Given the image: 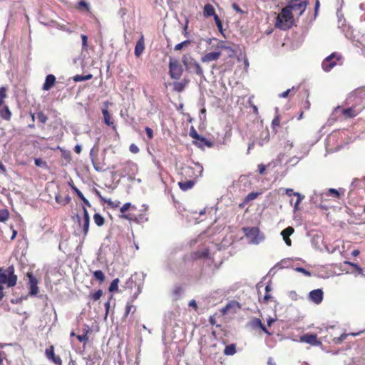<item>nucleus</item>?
Returning a JSON list of instances; mask_svg holds the SVG:
<instances>
[{
	"label": "nucleus",
	"mask_w": 365,
	"mask_h": 365,
	"mask_svg": "<svg viewBox=\"0 0 365 365\" xmlns=\"http://www.w3.org/2000/svg\"><path fill=\"white\" fill-rule=\"evenodd\" d=\"M293 148V142L287 140L284 145V150H289Z\"/></svg>",
	"instance_id": "41"
},
{
	"label": "nucleus",
	"mask_w": 365,
	"mask_h": 365,
	"mask_svg": "<svg viewBox=\"0 0 365 365\" xmlns=\"http://www.w3.org/2000/svg\"><path fill=\"white\" fill-rule=\"evenodd\" d=\"M89 155H90V158L91 159V161H92V163L93 165V167L95 168L96 170L97 171H99L100 169L98 168V166L96 165L95 163H94V148H93L91 150H90V153H89Z\"/></svg>",
	"instance_id": "40"
},
{
	"label": "nucleus",
	"mask_w": 365,
	"mask_h": 365,
	"mask_svg": "<svg viewBox=\"0 0 365 365\" xmlns=\"http://www.w3.org/2000/svg\"><path fill=\"white\" fill-rule=\"evenodd\" d=\"M56 82V77L53 74H48L46 76L45 82L43 85V91H49L54 85Z\"/></svg>",
	"instance_id": "15"
},
{
	"label": "nucleus",
	"mask_w": 365,
	"mask_h": 365,
	"mask_svg": "<svg viewBox=\"0 0 365 365\" xmlns=\"http://www.w3.org/2000/svg\"><path fill=\"white\" fill-rule=\"evenodd\" d=\"M93 220L94 222L99 227L104 224V218L98 213L94 214Z\"/></svg>",
	"instance_id": "26"
},
{
	"label": "nucleus",
	"mask_w": 365,
	"mask_h": 365,
	"mask_svg": "<svg viewBox=\"0 0 365 365\" xmlns=\"http://www.w3.org/2000/svg\"><path fill=\"white\" fill-rule=\"evenodd\" d=\"M259 192H250L245 198V202H248L250 201H252V200H255L258 196H259Z\"/></svg>",
	"instance_id": "29"
},
{
	"label": "nucleus",
	"mask_w": 365,
	"mask_h": 365,
	"mask_svg": "<svg viewBox=\"0 0 365 365\" xmlns=\"http://www.w3.org/2000/svg\"><path fill=\"white\" fill-rule=\"evenodd\" d=\"M328 196H333L336 198H339L340 197V192L339 190H337L334 188H329L327 190H326L324 192L318 193L317 192H314V195L312 197V200L317 203V198L319 197L321 198H323L324 197H328Z\"/></svg>",
	"instance_id": "8"
},
{
	"label": "nucleus",
	"mask_w": 365,
	"mask_h": 365,
	"mask_svg": "<svg viewBox=\"0 0 365 365\" xmlns=\"http://www.w3.org/2000/svg\"><path fill=\"white\" fill-rule=\"evenodd\" d=\"M37 118L38 121L41 122V123H45L48 120L47 116L42 112H39L37 113Z\"/></svg>",
	"instance_id": "34"
},
{
	"label": "nucleus",
	"mask_w": 365,
	"mask_h": 365,
	"mask_svg": "<svg viewBox=\"0 0 365 365\" xmlns=\"http://www.w3.org/2000/svg\"><path fill=\"white\" fill-rule=\"evenodd\" d=\"M339 111L341 112V113L345 118H354L360 113V110L356 109L355 107L341 108V107L339 106L335 108L336 113H338Z\"/></svg>",
	"instance_id": "12"
},
{
	"label": "nucleus",
	"mask_w": 365,
	"mask_h": 365,
	"mask_svg": "<svg viewBox=\"0 0 365 365\" xmlns=\"http://www.w3.org/2000/svg\"><path fill=\"white\" fill-rule=\"evenodd\" d=\"M35 165L38 167L45 168L46 167V163L43 161L41 158H35L34 159Z\"/></svg>",
	"instance_id": "36"
},
{
	"label": "nucleus",
	"mask_w": 365,
	"mask_h": 365,
	"mask_svg": "<svg viewBox=\"0 0 365 365\" xmlns=\"http://www.w3.org/2000/svg\"><path fill=\"white\" fill-rule=\"evenodd\" d=\"M27 277L29 278V294L31 296H36L38 292V280L34 276L32 273H28Z\"/></svg>",
	"instance_id": "11"
},
{
	"label": "nucleus",
	"mask_w": 365,
	"mask_h": 365,
	"mask_svg": "<svg viewBox=\"0 0 365 365\" xmlns=\"http://www.w3.org/2000/svg\"><path fill=\"white\" fill-rule=\"evenodd\" d=\"M203 15L206 17L213 16L215 18V15L217 14H215L214 7L211 4H207L204 6Z\"/></svg>",
	"instance_id": "21"
},
{
	"label": "nucleus",
	"mask_w": 365,
	"mask_h": 365,
	"mask_svg": "<svg viewBox=\"0 0 365 365\" xmlns=\"http://www.w3.org/2000/svg\"><path fill=\"white\" fill-rule=\"evenodd\" d=\"M102 113L103 115L104 123L109 126H113V128H115V126L114 125L113 121L111 120V116L108 110L107 109H103L102 110Z\"/></svg>",
	"instance_id": "23"
},
{
	"label": "nucleus",
	"mask_w": 365,
	"mask_h": 365,
	"mask_svg": "<svg viewBox=\"0 0 365 365\" xmlns=\"http://www.w3.org/2000/svg\"><path fill=\"white\" fill-rule=\"evenodd\" d=\"M69 185L71 186L72 190L76 193V195L80 199L83 198V197L84 196L83 194L74 185L69 182Z\"/></svg>",
	"instance_id": "39"
},
{
	"label": "nucleus",
	"mask_w": 365,
	"mask_h": 365,
	"mask_svg": "<svg viewBox=\"0 0 365 365\" xmlns=\"http://www.w3.org/2000/svg\"><path fill=\"white\" fill-rule=\"evenodd\" d=\"M84 359L86 360V365H93V360L91 359V356L85 357Z\"/></svg>",
	"instance_id": "60"
},
{
	"label": "nucleus",
	"mask_w": 365,
	"mask_h": 365,
	"mask_svg": "<svg viewBox=\"0 0 365 365\" xmlns=\"http://www.w3.org/2000/svg\"><path fill=\"white\" fill-rule=\"evenodd\" d=\"M129 150L133 153H138L139 152L138 147L135 144H131L129 147Z\"/></svg>",
	"instance_id": "46"
},
{
	"label": "nucleus",
	"mask_w": 365,
	"mask_h": 365,
	"mask_svg": "<svg viewBox=\"0 0 365 365\" xmlns=\"http://www.w3.org/2000/svg\"><path fill=\"white\" fill-rule=\"evenodd\" d=\"M81 150H82V148H81V145H76L74 147V151H75L76 153H78V154L81 153Z\"/></svg>",
	"instance_id": "61"
},
{
	"label": "nucleus",
	"mask_w": 365,
	"mask_h": 365,
	"mask_svg": "<svg viewBox=\"0 0 365 365\" xmlns=\"http://www.w3.org/2000/svg\"><path fill=\"white\" fill-rule=\"evenodd\" d=\"M245 232L249 243L258 245L264 240V235L257 227L246 228Z\"/></svg>",
	"instance_id": "4"
},
{
	"label": "nucleus",
	"mask_w": 365,
	"mask_h": 365,
	"mask_svg": "<svg viewBox=\"0 0 365 365\" xmlns=\"http://www.w3.org/2000/svg\"><path fill=\"white\" fill-rule=\"evenodd\" d=\"M118 282H119L118 279H113L109 287V291L111 292L117 291Z\"/></svg>",
	"instance_id": "33"
},
{
	"label": "nucleus",
	"mask_w": 365,
	"mask_h": 365,
	"mask_svg": "<svg viewBox=\"0 0 365 365\" xmlns=\"http://www.w3.org/2000/svg\"><path fill=\"white\" fill-rule=\"evenodd\" d=\"M0 170L3 173H5L6 172V168L5 165L2 163V162L1 160H0Z\"/></svg>",
	"instance_id": "63"
},
{
	"label": "nucleus",
	"mask_w": 365,
	"mask_h": 365,
	"mask_svg": "<svg viewBox=\"0 0 365 365\" xmlns=\"http://www.w3.org/2000/svg\"><path fill=\"white\" fill-rule=\"evenodd\" d=\"M221 56V52L220 51H212L209 52L201 57V61L202 63H210L212 61H217Z\"/></svg>",
	"instance_id": "14"
},
{
	"label": "nucleus",
	"mask_w": 365,
	"mask_h": 365,
	"mask_svg": "<svg viewBox=\"0 0 365 365\" xmlns=\"http://www.w3.org/2000/svg\"><path fill=\"white\" fill-rule=\"evenodd\" d=\"M169 70L171 78L176 80L181 77L183 72V69L178 61L174 58H170Z\"/></svg>",
	"instance_id": "5"
},
{
	"label": "nucleus",
	"mask_w": 365,
	"mask_h": 365,
	"mask_svg": "<svg viewBox=\"0 0 365 365\" xmlns=\"http://www.w3.org/2000/svg\"><path fill=\"white\" fill-rule=\"evenodd\" d=\"M91 78H92V75L91 74H88V75H86V76L76 75V76H75L73 77V80L76 82H80V81H83L89 80Z\"/></svg>",
	"instance_id": "27"
},
{
	"label": "nucleus",
	"mask_w": 365,
	"mask_h": 365,
	"mask_svg": "<svg viewBox=\"0 0 365 365\" xmlns=\"http://www.w3.org/2000/svg\"><path fill=\"white\" fill-rule=\"evenodd\" d=\"M102 294H103L102 290L98 289V291H96L95 293H93L91 295V298L93 299V300L97 301V300H98L101 298Z\"/></svg>",
	"instance_id": "38"
},
{
	"label": "nucleus",
	"mask_w": 365,
	"mask_h": 365,
	"mask_svg": "<svg viewBox=\"0 0 365 365\" xmlns=\"http://www.w3.org/2000/svg\"><path fill=\"white\" fill-rule=\"evenodd\" d=\"M299 341L316 346L322 344V342L319 340H318L317 336L314 334H306L300 336Z\"/></svg>",
	"instance_id": "9"
},
{
	"label": "nucleus",
	"mask_w": 365,
	"mask_h": 365,
	"mask_svg": "<svg viewBox=\"0 0 365 365\" xmlns=\"http://www.w3.org/2000/svg\"><path fill=\"white\" fill-rule=\"evenodd\" d=\"M132 309H133V312L135 311V307H134L133 305L128 304L125 309V315L127 316L131 311Z\"/></svg>",
	"instance_id": "47"
},
{
	"label": "nucleus",
	"mask_w": 365,
	"mask_h": 365,
	"mask_svg": "<svg viewBox=\"0 0 365 365\" xmlns=\"http://www.w3.org/2000/svg\"><path fill=\"white\" fill-rule=\"evenodd\" d=\"M323 291L320 289L312 290L309 292V299L317 304H320L323 300Z\"/></svg>",
	"instance_id": "13"
},
{
	"label": "nucleus",
	"mask_w": 365,
	"mask_h": 365,
	"mask_svg": "<svg viewBox=\"0 0 365 365\" xmlns=\"http://www.w3.org/2000/svg\"><path fill=\"white\" fill-rule=\"evenodd\" d=\"M188 82H189V80H187V79H183L181 81L174 82L173 83L174 91H177V92H182L185 89V88L187 86V84L188 83Z\"/></svg>",
	"instance_id": "20"
},
{
	"label": "nucleus",
	"mask_w": 365,
	"mask_h": 365,
	"mask_svg": "<svg viewBox=\"0 0 365 365\" xmlns=\"http://www.w3.org/2000/svg\"><path fill=\"white\" fill-rule=\"evenodd\" d=\"M81 39H82V48L83 49H86L87 48V41H88V37L85 34H82L81 35Z\"/></svg>",
	"instance_id": "42"
},
{
	"label": "nucleus",
	"mask_w": 365,
	"mask_h": 365,
	"mask_svg": "<svg viewBox=\"0 0 365 365\" xmlns=\"http://www.w3.org/2000/svg\"><path fill=\"white\" fill-rule=\"evenodd\" d=\"M289 265V259H284L280 261L279 263L276 264V267H279V269L287 268Z\"/></svg>",
	"instance_id": "31"
},
{
	"label": "nucleus",
	"mask_w": 365,
	"mask_h": 365,
	"mask_svg": "<svg viewBox=\"0 0 365 365\" xmlns=\"http://www.w3.org/2000/svg\"><path fill=\"white\" fill-rule=\"evenodd\" d=\"M290 92H291V89H287V91L282 92V93H279V98H287Z\"/></svg>",
	"instance_id": "54"
},
{
	"label": "nucleus",
	"mask_w": 365,
	"mask_h": 365,
	"mask_svg": "<svg viewBox=\"0 0 365 365\" xmlns=\"http://www.w3.org/2000/svg\"><path fill=\"white\" fill-rule=\"evenodd\" d=\"M294 230L292 227H288L283 230L281 232L282 236L287 246H291L292 241L289 239V236L294 232Z\"/></svg>",
	"instance_id": "16"
},
{
	"label": "nucleus",
	"mask_w": 365,
	"mask_h": 365,
	"mask_svg": "<svg viewBox=\"0 0 365 365\" xmlns=\"http://www.w3.org/2000/svg\"><path fill=\"white\" fill-rule=\"evenodd\" d=\"M183 65L187 71L195 73L201 78H205L204 72L200 65L190 55H184L182 58Z\"/></svg>",
	"instance_id": "3"
},
{
	"label": "nucleus",
	"mask_w": 365,
	"mask_h": 365,
	"mask_svg": "<svg viewBox=\"0 0 365 365\" xmlns=\"http://www.w3.org/2000/svg\"><path fill=\"white\" fill-rule=\"evenodd\" d=\"M195 185L193 180L182 181L178 182L180 188L183 191H187L191 189Z\"/></svg>",
	"instance_id": "22"
},
{
	"label": "nucleus",
	"mask_w": 365,
	"mask_h": 365,
	"mask_svg": "<svg viewBox=\"0 0 365 365\" xmlns=\"http://www.w3.org/2000/svg\"><path fill=\"white\" fill-rule=\"evenodd\" d=\"M190 41L189 40L184 41L182 42L175 45L174 49H175V51H179V50L182 49L185 46L190 44Z\"/></svg>",
	"instance_id": "35"
},
{
	"label": "nucleus",
	"mask_w": 365,
	"mask_h": 365,
	"mask_svg": "<svg viewBox=\"0 0 365 365\" xmlns=\"http://www.w3.org/2000/svg\"><path fill=\"white\" fill-rule=\"evenodd\" d=\"M214 20H215V22L216 24V26L219 30V31L221 33V34H223V29H222V21L220 19L219 16L217 15H215V18H214Z\"/></svg>",
	"instance_id": "32"
},
{
	"label": "nucleus",
	"mask_w": 365,
	"mask_h": 365,
	"mask_svg": "<svg viewBox=\"0 0 365 365\" xmlns=\"http://www.w3.org/2000/svg\"><path fill=\"white\" fill-rule=\"evenodd\" d=\"M295 270H296L297 272H299L303 273V274H305L306 276H308V277L311 276V273H310L309 271H307V269H305L304 268H303V267H297V268L295 269Z\"/></svg>",
	"instance_id": "44"
},
{
	"label": "nucleus",
	"mask_w": 365,
	"mask_h": 365,
	"mask_svg": "<svg viewBox=\"0 0 365 365\" xmlns=\"http://www.w3.org/2000/svg\"><path fill=\"white\" fill-rule=\"evenodd\" d=\"M9 212L6 209H3L0 210V222H5L9 218Z\"/></svg>",
	"instance_id": "30"
},
{
	"label": "nucleus",
	"mask_w": 365,
	"mask_h": 365,
	"mask_svg": "<svg viewBox=\"0 0 365 365\" xmlns=\"http://www.w3.org/2000/svg\"><path fill=\"white\" fill-rule=\"evenodd\" d=\"M348 336V334H341L339 337H336V338H334V339H333V341H334V342L335 344H341V343L343 341V340H344V339L346 338V336Z\"/></svg>",
	"instance_id": "37"
},
{
	"label": "nucleus",
	"mask_w": 365,
	"mask_h": 365,
	"mask_svg": "<svg viewBox=\"0 0 365 365\" xmlns=\"http://www.w3.org/2000/svg\"><path fill=\"white\" fill-rule=\"evenodd\" d=\"M232 6L233 9L235 10L237 12H238V13L243 12L237 4H235V3L232 4Z\"/></svg>",
	"instance_id": "58"
},
{
	"label": "nucleus",
	"mask_w": 365,
	"mask_h": 365,
	"mask_svg": "<svg viewBox=\"0 0 365 365\" xmlns=\"http://www.w3.org/2000/svg\"><path fill=\"white\" fill-rule=\"evenodd\" d=\"M232 304L231 303H228L225 307H223L221 310V312L223 315H225L229 312V309H230Z\"/></svg>",
	"instance_id": "51"
},
{
	"label": "nucleus",
	"mask_w": 365,
	"mask_h": 365,
	"mask_svg": "<svg viewBox=\"0 0 365 365\" xmlns=\"http://www.w3.org/2000/svg\"><path fill=\"white\" fill-rule=\"evenodd\" d=\"M131 206V204L130 202L125 203L121 207H120V212H126Z\"/></svg>",
	"instance_id": "50"
},
{
	"label": "nucleus",
	"mask_w": 365,
	"mask_h": 365,
	"mask_svg": "<svg viewBox=\"0 0 365 365\" xmlns=\"http://www.w3.org/2000/svg\"><path fill=\"white\" fill-rule=\"evenodd\" d=\"M190 135L192 138L199 140L201 142L204 143V144L206 145L207 146H208V147L211 146V143L208 140H207L205 138L201 137L193 127H192L190 129Z\"/></svg>",
	"instance_id": "18"
},
{
	"label": "nucleus",
	"mask_w": 365,
	"mask_h": 365,
	"mask_svg": "<svg viewBox=\"0 0 365 365\" xmlns=\"http://www.w3.org/2000/svg\"><path fill=\"white\" fill-rule=\"evenodd\" d=\"M265 169H266V167H265V165H263V164H259V165H258V170H259V173L260 174H263V173H264V172L265 171Z\"/></svg>",
	"instance_id": "57"
},
{
	"label": "nucleus",
	"mask_w": 365,
	"mask_h": 365,
	"mask_svg": "<svg viewBox=\"0 0 365 365\" xmlns=\"http://www.w3.org/2000/svg\"><path fill=\"white\" fill-rule=\"evenodd\" d=\"M348 264H349L350 265L353 266L354 267L356 268V269L357 271H359L360 273L362 272V269L357 264H355V263H351V262H347Z\"/></svg>",
	"instance_id": "59"
},
{
	"label": "nucleus",
	"mask_w": 365,
	"mask_h": 365,
	"mask_svg": "<svg viewBox=\"0 0 365 365\" xmlns=\"http://www.w3.org/2000/svg\"><path fill=\"white\" fill-rule=\"evenodd\" d=\"M83 218L82 221L81 220L80 217L78 215H76V217L78 220L79 225L83 228V232L84 233V235H86L88 232V229H89L90 217H89V214L85 207H83Z\"/></svg>",
	"instance_id": "10"
},
{
	"label": "nucleus",
	"mask_w": 365,
	"mask_h": 365,
	"mask_svg": "<svg viewBox=\"0 0 365 365\" xmlns=\"http://www.w3.org/2000/svg\"><path fill=\"white\" fill-rule=\"evenodd\" d=\"M51 359L57 365L61 364V359L59 356H56L54 355L53 357H52Z\"/></svg>",
	"instance_id": "53"
},
{
	"label": "nucleus",
	"mask_w": 365,
	"mask_h": 365,
	"mask_svg": "<svg viewBox=\"0 0 365 365\" xmlns=\"http://www.w3.org/2000/svg\"><path fill=\"white\" fill-rule=\"evenodd\" d=\"M46 356L48 357V359H51L52 357H53V356L55 354H54L53 349L52 346L50 349H47L46 350Z\"/></svg>",
	"instance_id": "43"
},
{
	"label": "nucleus",
	"mask_w": 365,
	"mask_h": 365,
	"mask_svg": "<svg viewBox=\"0 0 365 365\" xmlns=\"http://www.w3.org/2000/svg\"><path fill=\"white\" fill-rule=\"evenodd\" d=\"M285 192L289 196L294 195L297 197L296 202L294 204V210H297L298 209L299 203L304 199V197L299 192H294V190L291 188L286 189Z\"/></svg>",
	"instance_id": "17"
},
{
	"label": "nucleus",
	"mask_w": 365,
	"mask_h": 365,
	"mask_svg": "<svg viewBox=\"0 0 365 365\" xmlns=\"http://www.w3.org/2000/svg\"><path fill=\"white\" fill-rule=\"evenodd\" d=\"M17 277L14 274V267H9L6 269H0V299L4 297L2 292V284H5L9 287H14L16 284Z\"/></svg>",
	"instance_id": "2"
},
{
	"label": "nucleus",
	"mask_w": 365,
	"mask_h": 365,
	"mask_svg": "<svg viewBox=\"0 0 365 365\" xmlns=\"http://www.w3.org/2000/svg\"><path fill=\"white\" fill-rule=\"evenodd\" d=\"M144 48H145V44H144L143 36H142L141 38L138 41L135 46V51H134L135 55L137 57L140 56L143 53Z\"/></svg>",
	"instance_id": "19"
},
{
	"label": "nucleus",
	"mask_w": 365,
	"mask_h": 365,
	"mask_svg": "<svg viewBox=\"0 0 365 365\" xmlns=\"http://www.w3.org/2000/svg\"><path fill=\"white\" fill-rule=\"evenodd\" d=\"M0 117L6 120H9L11 117V113L8 106H5L0 110Z\"/></svg>",
	"instance_id": "24"
},
{
	"label": "nucleus",
	"mask_w": 365,
	"mask_h": 365,
	"mask_svg": "<svg viewBox=\"0 0 365 365\" xmlns=\"http://www.w3.org/2000/svg\"><path fill=\"white\" fill-rule=\"evenodd\" d=\"M93 277L96 279L103 282L105 279V275L101 270H96L93 272Z\"/></svg>",
	"instance_id": "28"
},
{
	"label": "nucleus",
	"mask_w": 365,
	"mask_h": 365,
	"mask_svg": "<svg viewBox=\"0 0 365 365\" xmlns=\"http://www.w3.org/2000/svg\"><path fill=\"white\" fill-rule=\"evenodd\" d=\"M253 324H254V325H255V326H259V327H260V326H262V322H261L260 319H255L254 320V322H253Z\"/></svg>",
	"instance_id": "64"
},
{
	"label": "nucleus",
	"mask_w": 365,
	"mask_h": 365,
	"mask_svg": "<svg viewBox=\"0 0 365 365\" xmlns=\"http://www.w3.org/2000/svg\"><path fill=\"white\" fill-rule=\"evenodd\" d=\"M145 130L148 138L149 139H152L153 138V130L149 127H145Z\"/></svg>",
	"instance_id": "45"
},
{
	"label": "nucleus",
	"mask_w": 365,
	"mask_h": 365,
	"mask_svg": "<svg viewBox=\"0 0 365 365\" xmlns=\"http://www.w3.org/2000/svg\"><path fill=\"white\" fill-rule=\"evenodd\" d=\"M294 17L288 8H283L276 18L275 27L281 30H287L292 26Z\"/></svg>",
	"instance_id": "1"
},
{
	"label": "nucleus",
	"mask_w": 365,
	"mask_h": 365,
	"mask_svg": "<svg viewBox=\"0 0 365 365\" xmlns=\"http://www.w3.org/2000/svg\"><path fill=\"white\" fill-rule=\"evenodd\" d=\"M189 306L192 307L195 309H197V303L195 300L192 299L189 302Z\"/></svg>",
	"instance_id": "62"
},
{
	"label": "nucleus",
	"mask_w": 365,
	"mask_h": 365,
	"mask_svg": "<svg viewBox=\"0 0 365 365\" xmlns=\"http://www.w3.org/2000/svg\"><path fill=\"white\" fill-rule=\"evenodd\" d=\"M6 96V88L4 86L0 88V98L2 100Z\"/></svg>",
	"instance_id": "49"
},
{
	"label": "nucleus",
	"mask_w": 365,
	"mask_h": 365,
	"mask_svg": "<svg viewBox=\"0 0 365 365\" xmlns=\"http://www.w3.org/2000/svg\"><path fill=\"white\" fill-rule=\"evenodd\" d=\"M195 168L197 169L198 175H201L203 171L202 166L200 163H196Z\"/></svg>",
	"instance_id": "56"
},
{
	"label": "nucleus",
	"mask_w": 365,
	"mask_h": 365,
	"mask_svg": "<svg viewBox=\"0 0 365 365\" xmlns=\"http://www.w3.org/2000/svg\"><path fill=\"white\" fill-rule=\"evenodd\" d=\"M76 337L78 339V341H81V342L86 341L88 340V337H87V334H82V335H77Z\"/></svg>",
	"instance_id": "52"
},
{
	"label": "nucleus",
	"mask_w": 365,
	"mask_h": 365,
	"mask_svg": "<svg viewBox=\"0 0 365 365\" xmlns=\"http://www.w3.org/2000/svg\"><path fill=\"white\" fill-rule=\"evenodd\" d=\"M236 353V347L235 344H230L227 346L224 350V354L225 355H233Z\"/></svg>",
	"instance_id": "25"
},
{
	"label": "nucleus",
	"mask_w": 365,
	"mask_h": 365,
	"mask_svg": "<svg viewBox=\"0 0 365 365\" xmlns=\"http://www.w3.org/2000/svg\"><path fill=\"white\" fill-rule=\"evenodd\" d=\"M279 122H280V119H279V115H277L273 120H272V125L273 128L276 127V126H279Z\"/></svg>",
	"instance_id": "48"
},
{
	"label": "nucleus",
	"mask_w": 365,
	"mask_h": 365,
	"mask_svg": "<svg viewBox=\"0 0 365 365\" xmlns=\"http://www.w3.org/2000/svg\"><path fill=\"white\" fill-rule=\"evenodd\" d=\"M340 58L341 56L339 54L336 53H331L322 61V69L326 72H329L336 65V61Z\"/></svg>",
	"instance_id": "7"
},
{
	"label": "nucleus",
	"mask_w": 365,
	"mask_h": 365,
	"mask_svg": "<svg viewBox=\"0 0 365 365\" xmlns=\"http://www.w3.org/2000/svg\"><path fill=\"white\" fill-rule=\"evenodd\" d=\"M307 6L306 1L289 0L288 4L285 6L292 12V11L297 12L301 16L305 11Z\"/></svg>",
	"instance_id": "6"
},
{
	"label": "nucleus",
	"mask_w": 365,
	"mask_h": 365,
	"mask_svg": "<svg viewBox=\"0 0 365 365\" xmlns=\"http://www.w3.org/2000/svg\"><path fill=\"white\" fill-rule=\"evenodd\" d=\"M200 257H205V258H210V252L208 250H205L202 252L200 254Z\"/></svg>",
	"instance_id": "55"
}]
</instances>
